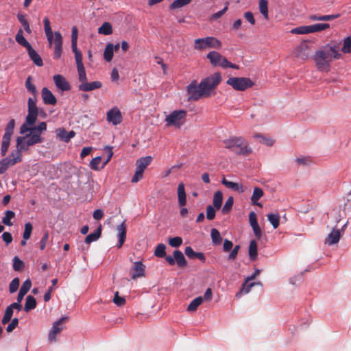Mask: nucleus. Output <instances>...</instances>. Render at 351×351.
Returning a JSON list of instances; mask_svg holds the SVG:
<instances>
[{"instance_id": "nucleus-1", "label": "nucleus", "mask_w": 351, "mask_h": 351, "mask_svg": "<svg viewBox=\"0 0 351 351\" xmlns=\"http://www.w3.org/2000/svg\"><path fill=\"white\" fill-rule=\"evenodd\" d=\"M221 80V74L217 72L202 80L199 84H197L195 80L193 81L187 86L189 99L196 101L202 97H210Z\"/></svg>"}, {"instance_id": "nucleus-2", "label": "nucleus", "mask_w": 351, "mask_h": 351, "mask_svg": "<svg viewBox=\"0 0 351 351\" xmlns=\"http://www.w3.org/2000/svg\"><path fill=\"white\" fill-rule=\"evenodd\" d=\"M341 56V53H339V47L337 45L328 44L322 49L315 52L313 60L319 71L328 72L331 62L333 60L339 59Z\"/></svg>"}, {"instance_id": "nucleus-3", "label": "nucleus", "mask_w": 351, "mask_h": 351, "mask_svg": "<svg viewBox=\"0 0 351 351\" xmlns=\"http://www.w3.org/2000/svg\"><path fill=\"white\" fill-rule=\"evenodd\" d=\"M45 32L49 42V47H51L53 41L54 42L53 58L59 59L62 55V36L60 32H55L53 34L50 25L49 19L45 17L43 20Z\"/></svg>"}, {"instance_id": "nucleus-4", "label": "nucleus", "mask_w": 351, "mask_h": 351, "mask_svg": "<svg viewBox=\"0 0 351 351\" xmlns=\"http://www.w3.org/2000/svg\"><path fill=\"white\" fill-rule=\"evenodd\" d=\"M225 147L237 155L247 156L252 148L247 141L241 136H232L223 141Z\"/></svg>"}, {"instance_id": "nucleus-5", "label": "nucleus", "mask_w": 351, "mask_h": 351, "mask_svg": "<svg viewBox=\"0 0 351 351\" xmlns=\"http://www.w3.org/2000/svg\"><path fill=\"white\" fill-rule=\"evenodd\" d=\"M206 58L209 60L210 64L213 66H220L223 69L232 68L238 69L239 66L231 63L225 57L221 55L219 52L215 51H210L207 55Z\"/></svg>"}, {"instance_id": "nucleus-6", "label": "nucleus", "mask_w": 351, "mask_h": 351, "mask_svg": "<svg viewBox=\"0 0 351 351\" xmlns=\"http://www.w3.org/2000/svg\"><path fill=\"white\" fill-rule=\"evenodd\" d=\"M226 84L238 91H245L254 85V83L250 78L245 77H229L226 81Z\"/></svg>"}, {"instance_id": "nucleus-7", "label": "nucleus", "mask_w": 351, "mask_h": 351, "mask_svg": "<svg viewBox=\"0 0 351 351\" xmlns=\"http://www.w3.org/2000/svg\"><path fill=\"white\" fill-rule=\"evenodd\" d=\"M186 117V111L184 110H177L173 111L165 117V122L167 126H174L176 128H180L184 123Z\"/></svg>"}, {"instance_id": "nucleus-8", "label": "nucleus", "mask_w": 351, "mask_h": 351, "mask_svg": "<svg viewBox=\"0 0 351 351\" xmlns=\"http://www.w3.org/2000/svg\"><path fill=\"white\" fill-rule=\"evenodd\" d=\"M194 47L197 50H203L206 48L219 49L221 47V42L212 36L197 38L194 40Z\"/></svg>"}, {"instance_id": "nucleus-9", "label": "nucleus", "mask_w": 351, "mask_h": 351, "mask_svg": "<svg viewBox=\"0 0 351 351\" xmlns=\"http://www.w3.org/2000/svg\"><path fill=\"white\" fill-rule=\"evenodd\" d=\"M15 126V121L12 119L8 123L5 133L2 138L1 147V154L2 156H5L8 152V149L10 146V142L11 139V136L13 134L14 129Z\"/></svg>"}, {"instance_id": "nucleus-10", "label": "nucleus", "mask_w": 351, "mask_h": 351, "mask_svg": "<svg viewBox=\"0 0 351 351\" xmlns=\"http://www.w3.org/2000/svg\"><path fill=\"white\" fill-rule=\"evenodd\" d=\"M106 120L114 125L120 124L123 120L120 110L117 107L111 108L106 114Z\"/></svg>"}, {"instance_id": "nucleus-11", "label": "nucleus", "mask_w": 351, "mask_h": 351, "mask_svg": "<svg viewBox=\"0 0 351 351\" xmlns=\"http://www.w3.org/2000/svg\"><path fill=\"white\" fill-rule=\"evenodd\" d=\"M67 319V317H62L53 324L48 335L50 341H55L56 340V336L63 330V323Z\"/></svg>"}, {"instance_id": "nucleus-12", "label": "nucleus", "mask_w": 351, "mask_h": 351, "mask_svg": "<svg viewBox=\"0 0 351 351\" xmlns=\"http://www.w3.org/2000/svg\"><path fill=\"white\" fill-rule=\"evenodd\" d=\"M38 112H28L25 123L21 126V134H25L30 131V126L35 123L38 117Z\"/></svg>"}, {"instance_id": "nucleus-13", "label": "nucleus", "mask_w": 351, "mask_h": 351, "mask_svg": "<svg viewBox=\"0 0 351 351\" xmlns=\"http://www.w3.org/2000/svg\"><path fill=\"white\" fill-rule=\"evenodd\" d=\"M145 265L141 261H136L134 263L131 270V278L135 280L138 278L144 277L145 276Z\"/></svg>"}, {"instance_id": "nucleus-14", "label": "nucleus", "mask_w": 351, "mask_h": 351, "mask_svg": "<svg viewBox=\"0 0 351 351\" xmlns=\"http://www.w3.org/2000/svg\"><path fill=\"white\" fill-rule=\"evenodd\" d=\"M53 80L56 87L62 91H68L71 89V86L66 78L60 74L55 75Z\"/></svg>"}, {"instance_id": "nucleus-15", "label": "nucleus", "mask_w": 351, "mask_h": 351, "mask_svg": "<svg viewBox=\"0 0 351 351\" xmlns=\"http://www.w3.org/2000/svg\"><path fill=\"white\" fill-rule=\"evenodd\" d=\"M41 96L43 103L47 105H55L57 99L52 92L47 87H43L41 90Z\"/></svg>"}, {"instance_id": "nucleus-16", "label": "nucleus", "mask_w": 351, "mask_h": 351, "mask_svg": "<svg viewBox=\"0 0 351 351\" xmlns=\"http://www.w3.org/2000/svg\"><path fill=\"white\" fill-rule=\"evenodd\" d=\"M341 236L340 230L334 228L326 237L325 243L329 246L336 244L339 241Z\"/></svg>"}, {"instance_id": "nucleus-17", "label": "nucleus", "mask_w": 351, "mask_h": 351, "mask_svg": "<svg viewBox=\"0 0 351 351\" xmlns=\"http://www.w3.org/2000/svg\"><path fill=\"white\" fill-rule=\"evenodd\" d=\"M117 237L119 239L117 247L121 248L126 239V225L125 224V221L117 227Z\"/></svg>"}, {"instance_id": "nucleus-18", "label": "nucleus", "mask_w": 351, "mask_h": 351, "mask_svg": "<svg viewBox=\"0 0 351 351\" xmlns=\"http://www.w3.org/2000/svg\"><path fill=\"white\" fill-rule=\"evenodd\" d=\"M102 84L99 81H95L91 82H87L86 81L84 83H82L79 85V90L84 92H88L100 88Z\"/></svg>"}, {"instance_id": "nucleus-19", "label": "nucleus", "mask_w": 351, "mask_h": 351, "mask_svg": "<svg viewBox=\"0 0 351 351\" xmlns=\"http://www.w3.org/2000/svg\"><path fill=\"white\" fill-rule=\"evenodd\" d=\"M178 202L180 207H183L186 204V195L184 184L182 182L179 183L178 186Z\"/></svg>"}, {"instance_id": "nucleus-20", "label": "nucleus", "mask_w": 351, "mask_h": 351, "mask_svg": "<svg viewBox=\"0 0 351 351\" xmlns=\"http://www.w3.org/2000/svg\"><path fill=\"white\" fill-rule=\"evenodd\" d=\"M221 183L226 187L230 189L232 191H237L240 193H242L245 191V188L243 187V186L242 184L229 181L224 178L222 179Z\"/></svg>"}, {"instance_id": "nucleus-21", "label": "nucleus", "mask_w": 351, "mask_h": 351, "mask_svg": "<svg viewBox=\"0 0 351 351\" xmlns=\"http://www.w3.org/2000/svg\"><path fill=\"white\" fill-rule=\"evenodd\" d=\"M75 136V132L73 130L70 132L66 131L64 128L57 130V136L62 141L68 143Z\"/></svg>"}, {"instance_id": "nucleus-22", "label": "nucleus", "mask_w": 351, "mask_h": 351, "mask_svg": "<svg viewBox=\"0 0 351 351\" xmlns=\"http://www.w3.org/2000/svg\"><path fill=\"white\" fill-rule=\"evenodd\" d=\"M28 55L32 61L38 66H42L43 62L40 55L32 47L27 49Z\"/></svg>"}, {"instance_id": "nucleus-23", "label": "nucleus", "mask_w": 351, "mask_h": 351, "mask_svg": "<svg viewBox=\"0 0 351 351\" xmlns=\"http://www.w3.org/2000/svg\"><path fill=\"white\" fill-rule=\"evenodd\" d=\"M152 160V156H145L139 158L136 162V169L144 172L145 169L151 163Z\"/></svg>"}, {"instance_id": "nucleus-24", "label": "nucleus", "mask_w": 351, "mask_h": 351, "mask_svg": "<svg viewBox=\"0 0 351 351\" xmlns=\"http://www.w3.org/2000/svg\"><path fill=\"white\" fill-rule=\"evenodd\" d=\"M173 255L175 258V262L177 263L178 267L183 268L187 265V261L181 251L175 250Z\"/></svg>"}, {"instance_id": "nucleus-25", "label": "nucleus", "mask_w": 351, "mask_h": 351, "mask_svg": "<svg viewBox=\"0 0 351 351\" xmlns=\"http://www.w3.org/2000/svg\"><path fill=\"white\" fill-rule=\"evenodd\" d=\"M263 191L260 187H255L252 195L251 197V202L253 205H256L261 207L262 204L258 202V199L263 196Z\"/></svg>"}, {"instance_id": "nucleus-26", "label": "nucleus", "mask_w": 351, "mask_h": 351, "mask_svg": "<svg viewBox=\"0 0 351 351\" xmlns=\"http://www.w3.org/2000/svg\"><path fill=\"white\" fill-rule=\"evenodd\" d=\"M32 287V282L29 279L26 280L22 284V286L19 289V292L17 295V298L19 300L23 299L24 296L27 293V292L29 291Z\"/></svg>"}, {"instance_id": "nucleus-27", "label": "nucleus", "mask_w": 351, "mask_h": 351, "mask_svg": "<svg viewBox=\"0 0 351 351\" xmlns=\"http://www.w3.org/2000/svg\"><path fill=\"white\" fill-rule=\"evenodd\" d=\"M101 235V226H99L93 232L89 234L86 236L85 239V243L86 244H90L93 242L98 240Z\"/></svg>"}, {"instance_id": "nucleus-28", "label": "nucleus", "mask_w": 351, "mask_h": 351, "mask_svg": "<svg viewBox=\"0 0 351 351\" xmlns=\"http://www.w3.org/2000/svg\"><path fill=\"white\" fill-rule=\"evenodd\" d=\"M15 39H16V41L19 45L25 47L27 49V50L28 49H29L30 47H32V45L29 43V42L23 36V31L21 29H19V31L17 32Z\"/></svg>"}, {"instance_id": "nucleus-29", "label": "nucleus", "mask_w": 351, "mask_h": 351, "mask_svg": "<svg viewBox=\"0 0 351 351\" xmlns=\"http://www.w3.org/2000/svg\"><path fill=\"white\" fill-rule=\"evenodd\" d=\"M36 306V300L32 295H27L25 304L24 310L25 312H29L33 310Z\"/></svg>"}, {"instance_id": "nucleus-30", "label": "nucleus", "mask_w": 351, "mask_h": 351, "mask_svg": "<svg viewBox=\"0 0 351 351\" xmlns=\"http://www.w3.org/2000/svg\"><path fill=\"white\" fill-rule=\"evenodd\" d=\"M330 27L328 23H317L311 25H308L309 34L314 32H319L324 31Z\"/></svg>"}, {"instance_id": "nucleus-31", "label": "nucleus", "mask_w": 351, "mask_h": 351, "mask_svg": "<svg viewBox=\"0 0 351 351\" xmlns=\"http://www.w3.org/2000/svg\"><path fill=\"white\" fill-rule=\"evenodd\" d=\"M295 56L302 60H306L309 56L307 48L300 46L295 49Z\"/></svg>"}, {"instance_id": "nucleus-32", "label": "nucleus", "mask_w": 351, "mask_h": 351, "mask_svg": "<svg viewBox=\"0 0 351 351\" xmlns=\"http://www.w3.org/2000/svg\"><path fill=\"white\" fill-rule=\"evenodd\" d=\"M32 134L31 136L27 135V136H29L27 141V145H29L30 146H32L35 144L42 143L43 141V138H42L40 136L39 133L36 132H32Z\"/></svg>"}, {"instance_id": "nucleus-33", "label": "nucleus", "mask_w": 351, "mask_h": 351, "mask_svg": "<svg viewBox=\"0 0 351 351\" xmlns=\"http://www.w3.org/2000/svg\"><path fill=\"white\" fill-rule=\"evenodd\" d=\"M114 45L108 43L104 52V58L106 62H110L113 58Z\"/></svg>"}, {"instance_id": "nucleus-34", "label": "nucleus", "mask_w": 351, "mask_h": 351, "mask_svg": "<svg viewBox=\"0 0 351 351\" xmlns=\"http://www.w3.org/2000/svg\"><path fill=\"white\" fill-rule=\"evenodd\" d=\"M15 213L12 210H6L5 212V216L2 218V223L8 226H11L13 225L12 222V219H14Z\"/></svg>"}, {"instance_id": "nucleus-35", "label": "nucleus", "mask_w": 351, "mask_h": 351, "mask_svg": "<svg viewBox=\"0 0 351 351\" xmlns=\"http://www.w3.org/2000/svg\"><path fill=\"white\" fill-rule=\"evenodd\" d=\"M223 202V194L221 191H217L215 193L213 196V204L216 209H219L221 207Z\"/></svg>"}, {"instance_id": "nucleus-36", "label": "nucleus", "mask_w": 351, "mask_h": 351, "mask_svg": "<svg viewBox=\"0 0 351 351\" xmlns=\"http://www.w3.org/2000/svg\"><path fill=\"white\" fill-rule=\"evenodd\" d=\"M203 298L202 296H199L193 299L187 307V311L189 312L195 311L198 306L202 303Z\"/></svg>"}, {"instance_id": "nucleus-37", "label": "nucleus", "mask_w": 351, "mask_h": 351, "mask_svg": "<svg viewBox=\"0 0 351 351\" xmlns=\"http://www.w3.org/2000/svg\"><path fill=\"white\" fill-rule=\"evenodd\" d=\"M29 146V145H27V141H25V137H18L16 138V149L19 152L27 151Z\"/></svg>"}, {"instance_id": "nucleus-38", "label": "nucleus", "mask_w": 351, "mask_h": 351, "mask_svg": "<svg viewBox=\"0 0 351 351\" xmlns=\"http://www.w3.org/2000/svg\"><path fill=\"white\" fill-rule=\"evenodd\" d=\"M249 257L252 261H255L257 258V243L255 240H252L250 243Z\"/></svg>"}, {"instance_id": "nucleus-39", "label": "nucleus", "mask_w": 351, "mask_h": 351, "mask_svg": "<svg viewBox=\"0 0 351 351\" xmlns=\"http://www.w3.org/2000/svg\"><path fill=\"white\" fill-rule=\"evenodd\" d=\"M212 242L214 245H220L222 241V237L220 232L215 228H213L210 232Z\"/></svg>"}, {"instance_id": "nucleus-40", "label": "nucleus", "mask_w": 351, "mask_h": 351, "mask_svg": "<svg viewBox=\"0 0 351 351\" xmlns=\"http://www.w3.org/2000/svg\"><path fill=\"white\" fill-rule=\"evenodd\" d=\"M98 33L104 35H110L112 33V27L110 23H104L98 29Z\"/></svg>"}, {"instance_id": "nucleus-41", "label": "nucleus", "mask_w": 351, "mask_h": 351, "mask_svg": "<svg viewBox=\"0 0 351 351\" xmlns=\"http://www.w3.org/2000/svg\"><path fill=\"white\" fill-rule=\"evenodd\" d=\"M259 10L265 19H268V2L267 0L259 1Z\"/></svg>"}, {"instance_id": "nucleus-42", "label": "nucleus", "mask_w": 351, "mask_h": 351, "mask_svg": "<svg viewBox=\"0 0 351 351\" xmlns=\"http://www.w3.org/2000/svg\"><path fill=\"white\" fill-rule=\"evenodd\" d=\"M25 88L27 92L33 95L34 97L37 95L36 86L32 83V77L28 76L25 81Z\"/></svg>"}, {"instance_id": "nucleus-43", "label": "nucleus", "mask_w": 351, "mask_h": 351, "mask_svg": "<svg viewBox=\"0 0 351 351\" xmlns=\"http://www.w3.org/2000/svg\"><path fill=\"white\" fill-rule=\"evenodd\" d=\"M267 219L274 229L279 226L280 216L278 214L269 213L267 215Z\"/></svg>"}, {"instance_id": "nucleus-44", "label": "nucleus", "mask_w": 351, "mask_h": 351, "mask_svg": "<svg viewBox=\"0 0 351 351\" xmlns=\"http://www.w3.org/2000/svg\"><path fill=\"white\" fill-rule=\"evenodd\" d=\"M192 0H175L169 6L171 10H175L189 4Z\"/></svg>"}, {"instance_id": "nucleus-45", "label": "nucleus", "mask_w": 351, "mask_h": 351, "mask_svg": "<svg viewBox=\"0 0 351 351\" xmlns=\"http://www.w3.org/2000/svg\"><path fill=\"white\" fill-rule=\"evenodd\" d=\"M73 52L75 54V59L76 62V66H83L84 64L82 62V54L81 51L77 49V46L75 48H71Z\"/></svg>"}, {"instance_id": "nucleus-46", "label": "nucleus", "mask_w": 351, "mask_h": 351, "mask_svg": "<svg viewBox=\"0 0 351 351\" xmlns=\"http://www.w3.org/2000/svg\"><path fill=\"white\" fill-rule=\"evenodd\" d=\"M14 310L11 308V306L9 305L5 311L4 315L2 318L1 322L3 324H5L8 323L13 315Z\"/></svg>"}, {"instance_id": "nucleus-47", "label": "nucleus", "mask_w": 351, "mask_h": 351, "mask_svg": "<svg viewBox=\"0 0 351 351\" xmlns=\"http://www.w3.org/2000/svg\"><path fill=\"white\" fill-rule=\"evenodd\" d=\"M17 18L19 21L23 25L24 29L28 33L30 34L32 32L28 21L25 19V16L22 14H19L17 15Z\"/></svg>"}, {"instance_id": "nucleus-48", "label": "nucleus", "mask_w": 351, "mask_h": 351, "mask_svg": "<svg viewBox=\"0 0 351 351\" xmlns=\"http://www.w3.org/2000/svg\"><path fill=\"white\" fill-rule=\"evenodd\" d=\"M233 203H234V198L233 197L230 196L228 198V199L226 201L223 206L222 207V209H221V212L223 214H228L232 206H233Z\"/></svg>"}, {"instance_id": "nucleus-49", "label": "nucleus", "mask_w": 351, "mask_h": 351, "mask_svg": "<svg viewBox=\"0 0 351 351\" xmlns=\"http://www.w3.org/2000/svg\"><path fill=\"white\" fill-rule=\"evenodd\" d=\"M166 246L163 243L158 244L154 251V255L159 258L165 257L166 255Z\"/></svg>"}, {"instance_id": "nucleus-50", "label": "nucleus", "mask_w": 351, "mask_h": 351, "mask_svg": "<svg viewBox=\"0 0 351 351\" xmlns=\"http://www.w3.org/2000/svg\"><path fill=\"white\" fill-rule=\"evenodd\" d=\"M36 96L29 97L27 101L28 112H38L36 106Z\"/></svg>"}, {"instance_id": "nucleus-51", "label": "nucleus", "mask_w": 351, "mask_h": 351, "mask_svg": "<svg viewBox=\"0 0 351 351\" xmlns=\"http://www.w3.org/2000/svg\"><path fill=\"white\" fill-rule=\"evenodd\" d=\"M33 226L30 222H27L25 224L24 232L23 234V238L25 239H29L32 232Z\"/></svg>"}, {"instance_id": "nucleus-52", "label": "nucleus", "mask_w": 351, "mask_h": 351, "mask_svg": "<svg viewBox=\"0 0 351 351\" xmlns=\"http://www.w3.org/2000/svg\"><path fill=\"white\" fill-rule=\"evenodd\" d=\"M20 280L19 278H14L9 285V292L14 293L17 291L19 287Z\"/></svg>"}, {"instance_id": "nucleus-53", "label": "nucleus", "mask_w": 351, "mask_h": 351, "mask_svg": "<svg viewBox=\"0 0 351 351\" xmlns=\"http://www.w3.org/2000/svg\"><path fill=\"white\" fill-rule=\"evenodd\" d=\"M291 33L295 34H309V29L308 26H300L293 28L291 30Z\"/></svg>"}, {"instance_id": "nucleus-54", "label": "nucleus", "mask_w": 351, "mask_h": 351, "mask_svg": "<svg viewBox=\"0 0 351 351\" xmlns=\"http://www.w3.org/2000/svg\"><path fill=\"white\" fill-rule=\"evenodd\" d=\"M169 244L173 247H178L182 244V239L180 237L169 238Z\"/></svg>"}, {"instance_id": "nucleus-55", "label": "nucleus", "mask_w": 351, "mask_h": 351, "mask_svg": "<svg viewBox=\"0 0 351 351\" xmlns=\"http://www.w3.org/2000/svg\"><path fill=\"white\" fill-rule=\"evenodd\" d=\"M341 51L344 53H350L351 51V37H347L343 40V45Z\"/></svg>"}, {"instance_id": "nucleus-56", "label": "nucleus", "mask_w": 351, "mask_h": 351, "mask_svg": "<svg viewBox=\"0 0 351 351\" xmlns=\"http://www.w3.org/2000/svg\"><path fill=\"white\" fill-rule=\"evenodd\" d=\"M24 267V263L18 257L13 258V269L14 271H20Z\"/></svg>"}, {"instance_id": "nucleus-57", "label": "nucleus", "mask_w": 351, "mask_h": 351, "mask_svg": "<svg viewBox=\"0 0 351 351\" xmlns=\"http://www.w3.org/2000/svg\"><path fill=\"white\" fill-rule=\"evenodd\" d=\"M30 129L31 130L29 132H36L40 134L42 132L45 131L47 130V124L45 122H41L37 126L32 127L30 128Z\"/></svg>"}, {"instance_id": "nucleus-58", "label": "nucleus", "mask_w": 351, "mask_h": 351, "mask_svg": "<svg viewBox=\"0 0 351 351\" xmlns=\"http://www.w3.org/2000/svg\"><path fill=\"white\" fill-rule=\"evenodd\" d=\"M77 70L78 73L79 81L82 83H84L87 80L84 66H77Z\"/></svg>"}, {"instance_id": "nucleus-59", "label": "nucleus", "mask_w": 351, "mask_h": 351, "mask_svg": "<svg viewBox=\"0 0 351 351\" xmlns=\"http://www.w3.org/2000/svg\"><path fill=\"white\" fill-rule=\"evenodd\" d=\"M254 282H250L247 283L245 281V283L243 284V289L241 290L240 292L237 293L236 295V297H239L242 292H244L245 293H248L251 289L254 286Z\"/></svg>"}, {"instance_id": "nucleus-60", "label": "nucleus", "mask_w": 351, "mask_h": 351, "mask_svg": "<svg viewBox=\"0 0 351 351\" xmlns=\"http://www.w3.org/2000/svg\"><path fill=\"white\" fill-rule=\"evenodd\" d=\"M113 302L118 306H122L125 303V299L123 297L119 296V292L117 291L114 296Z\"/></svg>"}, {"instance_id": "nucleus-61", "label": "nucleus", "mask_w": 351, "mask_h": 351, "mask_svg": "<svg viewBox=\"0 0 351 351\" xmlns=\"http://www.w3.org/2000/svg\"><path fill=\"white\" fill-rule=\"evenodd\" d=\"M215 208L211 205H208L206 207V218L208 220H213L215 217L216 212Z\"/></svg>"}, {"instance_id": "nucleus-62", "label": "nucleus", "mask_w": 351, "mask_h": 351, "mask_svg": "<svg viewBox=\"0 0 351 351\" xmlns=\"http://www.w3.org/2000/svg\"><path fill=\"white\" fill-rule=\"evenodd\" d=\"M77 27L73 26L71 32V48H75V47L77 46Z\"/></svg>"}, {"instance_id": "nucleus-63", "label": "nucleus", "mask_w": 351, "mask_h": 351, "mask_svg": "<svg viewBox=\"0 0 351 351\" xmlns=\"http://www.w3.org/2000/svg\"><path fill=\"white\" fill-rule=\"evenodd\" d=\"M18 324H19V319L18 318L12 319L11 320V322L8 325V326L6 328V331L8 332H12L16 328V327L18 326Z\"/></svg>"}, {"instance_id": "nucleus-64", "label": "nucleus", "mask_w": 351, "mask_h": 351, "mask_svg": "<svg viewBox=\"0 0 351 351\" xmlns=\"http://www.w3.org/2000/svg\"><path fill=\"white\" fill-rule=\"evenodd\" d=\"M101 157L97 156L94 158H93L90 162V167L93 170H98L99 169V165L101 162Z\"/></svg>"}]
</instances>
